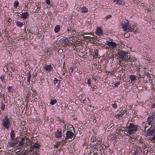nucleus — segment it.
Segmentation results:
<instances>
[{"label": "nucleus", "mask_w": 155, "mask_h": 155, "mask_svg": "<svg viewBox=\"0 0 155 155\" xmlns=\"http://www.w3.org/2000/svg\"><path fill=\"white\" fill-rule=\"evenodd\" d=\"M121 45H120L119 43H117V62L118 63H120L121 61L125 59V56H126V53L123 50H120V48H121L122 47H120Z\"/></svg>", "instance_id": "f257e3e1"}, {"label": "nucleus", "mask_w": 155, "mask_h": 155, "mask_svg": "<svg viewBox=\"0 0 155 155\" xmlns=\"http://www.w3.org/2000/svg\"><path fill=\"white\" fill-rule=\"evenodd\" d=\"M11 123L10 119L7 115H5L2 120L1 125L2 128L9 130L11 127Z\"/></svg>", "instance_id": "f03ea898"}, {"label": "nucleus", "mask_w": 155, "mask_h": 155, "mask_svg": "<svg viewBox=\"0 0 155 155\" xmlns=\"http://www.w3.org/2000/svg\"><path fill=\"white\" fill-rule=\"evenodd\" d=\"M138 125H134L133 124H130L129 126L124 130V133L126 135H131L135 132L138 129Z\"/></svg>", "instance_id": "7ed1b4c3"}, {"label": "nucleus", "mask_w": 155, "mask_h": 155, "mask_svg": "<svg viewBox=\"0 0 155 155\" xmlns=\"http://www.w3.org/2000/svg\"><path fill=\"white\" fill-rule=\"evenodd\" d=\"M66 124H65V125L63 126L64 128L63 129L64 130L63 132L64 133L63 136L65 139H68L69 141H70L73 140L74 139L75 136H74L73 132L69 131V130L66 131L65 133H64L66 128Z\"/></svg>", "instance_id": "20e7f679"}, {"label": "nucleus", "mask_w": 155, "mask_h": 155, "mask_svg": "<svg viewBox=\"0 0 155 155\" xmlns=\"http://www.w3.org/2000/svg\"><path fill=\"white\" fill-rule=\"evenodd\" d=\"M106 44L107 45L109 46L111 51L113 53H114V54H113V59L114 61V58H116V54H115L116 52V51L115 49L116 46V44L112 41H107L106 43Z\"/></svg>", "instance_id": "39448f33"}, {"label": "nucleus", "mask_w": 155, "mask_h": 155, "mask_svg": "<svg viewBox=\"0 0 155 155\" xmlns=\"http://www.w3.org/2000/svg\"><path fill=\"white\" fill-rule=\"evenodd\" d=\"M30 149L32 152H35L36 151L38 150L39 148L40 145L38 143H34L33 141L31 142Z\"/></svg>", "instance_id": "423d86ee"}, {"label": "nucleus", "mask_w": 155, "mask_h": 155, "mask_svg": "<svg viewBox=\"0 0 155 155\" xmlns=\"http://www.w3.org/2000/svg\"><path fill=\"white\" fill-rule=\"evenodd\" d=\"M120 25H121L124 31L127 32H130L134 31L135 28H133L131 27L130 25L127 23L124 24H121Z\"/></svg>", "instance_id": "0eeeda50"}, {"label": "nucleus", "mask_w": 155, "mask_h": 155, "mask_svg": "<svg viewBox=\"0 0 155 155\" xmlns=\"http://www.w3.org/2000/svg\"><path fill=\"white\" fill-rule=\"evenodd\" d=\"M147 124L151 125V127H153L155 126V117L153 116L149 117L147 120Z\"/></svg>", "instance_id": "6e6552de"}, {"label": "nucleus", "mask_w": 155, "mask_h": 155, "mask_svg": "<svg viewBox=\"0 0 155 155\" xmlns=\"http://www.w3.org/2000/svg\"><path fill=\"white\" fill-rule=\"evenodd\" d=\"M20 15H21V18L23 19H26L29 16V14L26 10H22Z\"/></svg>", "instance_id": "1a4fd4ad"}, {"label": "nucleus", "mask_w": 155, "mask_h": 155, "mask_svg": "<svg viewBox=\"0 0 155 155\" xmlns=\"http://www.w3.org/2000/svg\"><path fill=\"white\" fill-rule=\"evenodd\" d=\"M103 31L102 29L99 27L97 28L96 30L95 31V34L96 35L101 36L103 35Z\"/></svg>", "instance_id": "9d476101"}, {"label": "nucleus", "mask_w": 155, "mask_h": 155, "mask_svg": "<svg viewBox=\"0 0 155 155\" xmlns=\"http://www.w3.org/2000/svg\"><path fill=\"white\" fill-rule=\"evenodd\" d=\"M43 69L46 71L50 72L53 70V67L51 65H44L43 66Z\"/></svg>", "instance_id": "9b49d317"}, {"label": "nucleus", "mask_w": 155, "mask_h": 155, "mask_svg": "<svg viewBox=\"0 0 155 155\" xmlns=\"http://www.w3.org/2000/svg\"><path fill=\"white\" fill-rule=\"evenodd\" d=\"M147 135L149 136H153L155 134V129H148L147 130Z\"/></svg>", "instance_id": "f8f14e48"}, {"label": "nucleus", "mask_w": 155, "mask_h": 155, "mask_svg": "<svg viewBox=\"0 0 155 155\" xmlns=\"http://www.w3.org/2000/svg\"><path fill=\"white\" fill-rule=\"evenodd\" d=\"M55 136L58 138H61L62 136V133L60 129H58L57 131L55 133Z\"/></svg>", "instance_id": "ddd939ff"}, {"label": "nucleus", "mask_w": 155, "mask_h": 155, "mask_svg": "<svg viewBox=\"0 0 155 155\" xmlns=\"http://www.w3.org/2000/svg\"><path fill=\"white\" fill-rule=\"evenodd\" d=\"M120 110L119 111H120V110H121V112L120 113H118L117 115V117H118V119H119V120H120V119L122 120V117L124 114V112L123 111H122V109L121 108L120 109Z\"/></svg>", "instance_id": "4468645a"}, {"label": "nucleus", "mask_w": 155, "mask_h": 155, "mask_svg": "<svg viewBox=\"0 0 155 155\" xmlns=\"http://www.w3.org/2000/svg\"><path fill=\"white\" fill-rule=\"evenodd\" d=\"M81 12L84 14L85 13H87L89 11V10L88 8H86V7L83 6L81 8H80Z\"/></svg>", "instance_id": "2eb2a0df"}, {"label": "nucleus", "mask_w": 155, "mask_h": 155, "mask_svg": "<svg viewBox=\"0 0 155 155\" xmlns=\"http://www.w3.org/2000/svg\"><path fill=\"white\" fill-rule=\"evenodd\" d=\"M8 92L9 93H12L14 91V89L12 86H8L7 87Z\"/></svg>", "instance_id": "dca6fc26"}, {"label": "nucleus", "mask_w": 155, "mask_h": 155, "mask_svg": "<svg viewBox=\"0 0 155 155\" xmlns=\"http://www.w3.org/2000/svg\"><path fill=\"white\" fill-rule=\"evenodd\" d=\"M10 136L11 139L12 140H13L14 139L15 137V132L13 130H11V132L10 133Z\"/></svg>", "instance_id": "f3484780"}, {"label": "nucleus", "mask_w": 155, "mask_h": 155, "mask_svg": "<svg viewBox=\"0 0 155 155\" xmlns=\"http://www.w3.org/2000/svg\"><path fill=\"white\" fill-rule=\"evenodd\" d=\"M25 24V22H21L20 21H18L16 22V25L18 27H21Z\"/></svg>", "instance_id": "a211bd4d"}, {"label": "nucleus", "mask_w": 155, "mask_h": 155, "mask_svg": "<svg viewBox=\"0 0 155 155\" xmlns=\"http://www.w3.org/2000/svg\"><path fill=\"white\" fill-rule=\"evenodd\" d=\"M91 35V34L89 33H81V32H78V33H77V35H76V36H79V37H82V36H83V37L84 38V36L85 35Z\"/></svg>", "instance_id": "6ab92c4d"}, {"label": "nucleus", "mask_w": 155, "mask_h": 155, "mask_svg": "<svg viewBox=\"0 0 155 155\" xmlns=\"http://www.w3.org/2000/svg\"><path fill=\"white\" fill-rule=\"evenodd\" d=\"M60 30V26L58 25H56L54 28V31L55 32V33H58V32Z\"/></svg>", "instance_id": "aec40b11"}, {"label": "nucleus", "mask_w": 155, "mask_h": 155, "mask_svg": "<svg viewBox=\"0 0 155 155\" xmlns=\"http://www.w3.org/2000/svg\"><path fill=\"white\" fill-rule=\"evenodd\" d=\"M0 78L1 80L3 85L5 86L6 83V80L4 76L3 75H2L0 77Z\"/></svg>", "instance_id": "412c9836"}, {"label": "nucleus", "mask_w": 155, "mask_h": 155, "mask_svg": "<svg viewBox=\"0 0 155 155\" xmlns=\"http://www.w3.org/2000/svg\"><path fill=\"white\" fill-rule=\"evenodd\" d=\"M126 56H125V59L124 61H126V59L127 60H130V55L129 53H128L127 52H126Z\"/></svg>", "instance_id": "4be33fe9"}, {"label": "nucleus", "mask_w": 155, "mask_h": 155, "mask_svg": "<svg viewBox=\"0 0 155 155\" xmlns=\"http://www.w3.org/2000/svg\"><path fill=\"white\" fill-rule=\"evenodd\" d=\"M61 41L63 42V43L68 44L69 41L68 39L66 37H64L61 39Z\"/></svg>", "instance_id": "5701e85b"}, {"label": "nucleus", "mask_w": 155, "mask_h": 155, "mask_svg": "<svg viewBox=\"0 0 155 155\" xmlns=\"http://www.w3.org/2000/svg\"><path fill=\"white\" fill-rule=\"evenodd\" d=\"M122 72V71H119L117 73L118 74V76L117 77H118V78H119V80H120L121 79V77L123 76V73L121 72Z\"/></svg>", "instance_id": "b1692460"}, {"label": "nucleus", "mask_w": 155, "mask_h": 155, "mask_svg": "<svg viewBox=\"0 0 155 155\" xmlns=\"http://www.w3.org/2000/svg\"><path fill=\"white\" fill-rule=\"evenodd\" d=\"M67 130H69V131H74V128L73 127L72 125H70L68 126H67Z\"/></svg>", "instance_id": "393cba45"}, {"label": "nucleus", "mask_w": 155, "mask_h": 155, "mask_svg": "<svg viewBox=\"0 0 155 155\" xmlns=\"http://www.w3.org/2000/svg\"><path fill=\"white\" fill-rule=\"evenodd\" d=\"M14 6L15 8H17L18 7L19 8V3L17 1H15L14 3Z\"/></svg>", "instance_id": "a878e982"}, {"label": "nucleus", "mask_w": 155, "mask_h": 155, "mask_svg": "<svg viewBox=\"0 0 155 155\" xmlns=\"http://www.w3.org/2000/svg\"><path fill=\"white\" fill-rule=\"evenodd\" d=\"M24 144L25 142L24 141V140L23 139H22L19 143L18 144V146L23 147V145H24Z\"/></svg>", "instance_id": "bb28decb"}, {"label": "nucleus", "mask_w": 155, "mask_h": 155, "mask_svg": "<svg viewBox=\"0 0 155 155\" xmlns=\"http://www.w3.org/2000/svg\"><path fill=\"white\" fill-rule=\"evenodd\" d=\"M117 4L124 5V2L123 0H117Z\"/></svg>", "instance_id": "cd10ccee"}, {"label": "nucleus", "mask_w": 155, "mask_h": 155, "mask_svg": "<svg viewBox=\"0 0 155 155\" xmlns=\"http://www.w3.org/2000/svg\"><path fill=\"white\" fill-rule=\"evenodd\" d=\"M31 78V74L30 72H28V74H27V81L28 82H30V79Z\"/></svg>", "instance_id": "c85d7f7f"}, {"label": "nucleus", "mask_w": 155, "mask_h": 155, "mask_svg": "<svg viewBox=\"0 0 155 155\" xmlns=\"http://www.w3.org/2000/svg\"><path fill=\"white\" fill-rule=\"evenodd\" d=\"M136 77L133 75H131L130 76V78L132 81H134L136 79Z\"/></svg>", "instance_id": "c756f323"}, {"label": "nucleus", "mask_w": 155, "mask_h": 155, "mask_svg": "<svg viewBox=\"0 0 155 155\" xmlns=\"http://www.w3.org/2000/svg\"><path fill=\"white\" fill-rule=\"evenodd\" d=\"M57 102V101L55 99H52L51 101L50 104L51 105H54Z\"/></svg>", "instance_id": "7c9ffc66"}, {"label": "nucleus", "mask_w": 155, "mask_h": 155, "mask_svg": "<svg viewBox=\"0 0 155 155\" xmlns=\"http://www.w3.org/2000/svg\"><path fill=\"white\" fill-rule=\"evenodd\" d=\"M150 75V74L149 73L147 72L146 71H143V76H146L147 77H149V76ZM142 76H143V75Z\"/></svg>", "instance_id": "2f4dec72"}, {"label": "nucleus", "mask_w": 155, "mask_h": 155, "mask_svg": "<svg viewBox=\"0 0 155 155\" xmlns=\"http://www.w3.org/2000/svg\"><path fill=\"white\" fill-rule=\"evenodd\" d=\"M94 148L93 150H92L91 152L92 153H98V150L96 148V146L94 145Z\"/></svg>", "instance_id": "473e14b6"}, {"label": "nucleus", "mask_w": 155, "mask_h": 155, "mask_svg": "<svg viewBox=\"0 0 155 155\" xmlns=\"http://www.w3.org/2000/svg\"><path fill=\"white\" fill-rule=\"evenodd\" d=\"M60 82V81L57 79L56 78H54V84H56L57 83L59 84Z\"/></svg>", "instance_id": "72a5a7b5"}, {"label": "nucleus", "mask_w": 155, "mask_h": 155, "mask_svg": "<svg viewBox=\"0 0 155 155\" xmlns=\"http://www.w3.org/2000/svg\"><path fill=\"white\" fill-rule=\"evenodd\" d=\"M84 39H88L89 40H91V39H94V37H91L90 36H84Z\"/></svg>", "instance_id": "f704fd0d"}, {"label": "nucleus", "mask_w": 155, "mask_h": 155, "mask_svg": "<svg viewBox=\"0 0 155 155\" xmlns=\"http://www.w3.org/2000/svg\"><path fill=\"white\" fill-rule=\"evenodd\" d=\"M78 33V32L76 31L75 30H72L71 31V34L73 33V34L75 36H76L77 35V33Z\"/></svg>", "instance_id": "c9c22d12"}, {"label": "nucleus", "mask_w": 155, "mask_h": 155, "mask_svg": "<svg viewBox=\"0 0 155 155\" xmlns=\"http://www.w3.org/2000/svg\"><path fill=\"white\" fill-rule=\"evenodd\" d=\"M111 17L112 15H108L105 17L104 18V19H105V20H106L108 18H110Z\"/></svg>", "instance_id": "e433bc0d"}, {"label": "nucleus", "mask_w": 155, "mask_h": 155, "mask_svg": "<svg viewBox=\"0 0 155 155\" xmlns=\"http://www.w3.org/2000/svg\"><path fill=\"white\" fill-rule=\"evenodd\" d=\"M3 70L5 72L7 71L8 70V67L5 65L3 68Z\"/></svg>", "instance_id": "4c0bfd02"}, {"label": "nucleus", "mask_w": 155, "mask_h": 155, "mask_svg": "<svg viewBox=\"0 0 155 155\" xmlns=\"http://www.w3.org/2000/svg\"><path fill=\"white\" fill-rule=\"evenodd\" d=\"M87 83L88 84V86L89 87H91V80L89 79H87Z\"/></svg>", "instance_id": "58836bf2"}, {"label": "nucleus", "mask_w": 155, "mask_h": 155, "mask_svg": "<svg viewBox=\"0 0 155 155\" xmlns=\"http://www.w3.org/2000/svg\"><path fill=\"white\" fill-rule=\"evenodd\" d=\"M18 143V142L17 141H14L12 143V145L13 147H15V146L16 145V144H17Z\"/></svg>", "instance_id": "ea45409f"}, {"label": "nucleus", "mask_w": 155, "mask_h": 155, "mask_svg": "<svg viewBox=\"0 0 155 155\" xmlns=\"http://www.w3.org/2000/svg\"><path fill=\"white\" fill-rule=\"evenodd\" d=\"M97 88V86L95 85L93 87H91L90 90L92 91H94V89H96Z\"/></svg>", "instance_id": "a19ab883"}, {"label": "nucleus", "mask_w": 155, "mask_h": 155, "mask_svg": "<svg viewBox=\"0 0 155 155\" xmlns=\"http://www.w3.org/2000/svg\"><path fill=\"white\" fill-rule=\"evenodd\" d=\"M45 2L48 5H50V0H45Z\"/></svg>", "instance_id": "79ce46f5"}, {"label": "nucleus", "mask_w": 155, "mask_h": 155, "mask_svg": "<svg viewBox=\"0 0 155 155\" xmlns=\"http://www.w3.org/2000/svg\"><path fill=\"white\" fill-rule=\"evenodd\" d=\"M96 140V138L95 137L92 136L91 138V141L92 142Z\"/></svg>", "instance_id": "37998d69"}, {"label": "nucleus", "mask_w": 155, "mask_h": 155, "mask_svg": "<svg viewBox=\"0 0 155 155\" xmlns=\"http://www.w3.org/2000/svg\"><path fill=\"white\" fill-rule=\"evenodd\" d=\"M124 36L125 37L127 38L130 36V35L129 34L126 33L124 34Z\"/></svg>", "instance_id": "c03bdc74"}, {"label": "nucleus", "mask_w": 155, "mask_h": 155, "mask_svg": "<svg viewBox=\"0 0 155 155\" xmlns=\"http://www.w3.org/2000/svg\"><path fill=\"white\" fill-rule=\"evenodd\" d=\"M112 105L113 107L115 108L116 107V104H115V103L114 104H113V103L112 104Z\"/></svg>", "instance_id": "a18cd8bd"}, {"label": "nucleus", "mask_w": 155, "mask_h": 155, "mask_svg": "<svg viewBox=\"0 0 155 155\" xmlns=\"http://www.w3.org/2000/svg\"><path fill=\"white\" fill-rule=\"evenodd\" d=\"M98 153H92L91 151L90 154H92V155H97Z\"/></svg>", "instance_id": "49530a36"}, {"label": "nucleus", "mask_w": 155, "mask_h": 155, "mask_svg": "<svg viewBox=\"0 0 155 155\" xmlns=\"http://www.w3.org/2000/svg\"><path fill=\"white\" fill-rule=\"evenodd\" d=\"M101 39V37H99L98 38H96L95 39L97 41H99V40Z\"/></svg>", "instance_id": "de8ad7c7"}, {"label": "nucleus", "mask_w": 155, "mask_h": 155, "mask_svg": "<svg viewBox=\"0 0 155 155\" xmlns=\"http://www.w3.org/2000/svg\"><path fill=\"white\" fill-rule=\"evenodd\" d=\"M99 41H98L97 42V41H95V44H96L97 45H100V44H101V43H100Z\"/></svg>", "instance_id": "09e8293b"}, {"label": "nucleus", "mask_w": 155, "mask_h": 155, "mask_svg": "<svg viewBox=\"0 0 155 155\" xmlns=\"http://www.w3.org/2000/svg\"><path fill=\"white\" fill-rule=\"evenodd\" d=\"M5 107L4 105L2 106L1 107V109L2 110H4V109Z\"/></svg>", "instance_id": "8fccbe9b"}, {"label": "nucleus", "mask_w": 155, "mask_h": 155, "mask_svg": "<svg viewBox=\"0 0 155 155\" xmlns=\"http://www.w3.org/2000/svg\"><path fill=\"white\" fill-rule=\"evenodd\" d=\"M4 86L3 85L2 83V84L0 83V88H3Z\"/></svg>", "instance_id": "3c124183"}, {"label": "nucleus", "mask_w": 155, "mask_h": 155, "mask_svg": "<svg viewBox=\"0 0 155 155\" xmlns=\"http://www.w3.org/2000/svg\"><path fill=\"white\" fill-rule=\"evenodd\" d=\"M70 70H71V72L72 73V72L73 71V68L72 67H71L70 68Z\"/></svg>", "instance_id": "603ef678"}, {"label": "nucleus", "mask_w": 155, "mask_h": 155, "mask_svg": "<svg viewBox=\"0 0 155 155\" xmlns=\"http://www.w3.org/2000/svg\"><path fill=\"white\" fill-rule=\"evenodd\" d=\"M152 108H155V103L153 104L152 105Z\"/></svg>", "instance_id": "864d4df0"}, {"label": "nucleus", "mask_w": 155, "mask_h": 155, "mask_svg": "<svg viewBox=\"0 0 155 155\" xmlns=\"http://www.w3.org/2000/svg\"><path fill=\"white\" fill-rule=\"evenodd\" d=\"M71 30V28H70L69 29V28H68V29L67 30V31H68V32H69Z\"/></svg>", "instance_id": "5fc2aeb1"}, {"label": "nucleus", "mask_w": 155, "mask_h": 155, "mask_svg": "<svg viewBox=\"0 0 155 155\" xmlns=\"http://www.w3.org/2000/svg\"><path fill=\"white\" fill-rule=\"evenodd\" d=\"M120 81H119L117 82V86L120 84Z\"/></svg>", "instance_id": "6e6d98bb"}, {"label": "nucleus", "mask_w": 155, "mask_h": 155, "mask_svg": "<svg viewBox=\"0 0 155 155\" xmlns=\"http://www.w3.org/2000/svg\"><path fill=\"white\" fill-rule=\"evenodd\" d=\"M67 139H65L64 140V142L65 143H66L67 142Z\"/></svg>", "instance_id": "4d7b16f0"}, {"label": "nucleus", "mask_w": 155, "mask_h": 155, "mask_svg": "<svg viewBox=\"0 0 155 155\" xmlns=\"http://www.w3.org/2000/svg\"><path fill=\"white\" fill-rule=\"evenodd\" d=\"M117 126H118V127H122V126L121 125H120H120H119V124H117Z\"/></svg>", "instance_id": "13d9d810"}, {"label": "nucleus", "mask_w": 155, "mask_h": 155, "mask_svg": "<svg viewBox=\"0 0 155 155\" xmlns=\"http://www.w3.org/2000/svg\"><path fill=\"white\" fill-rule=\"evenodd\" d=\"M111 1H112V2H115L116 0H110Z\"/></svg>", "instance_id": "bf43d9fd"}, {"label": "nucleus", "mask_w": 155, "mask_h": 155, "mask_svg": "<svg viewBox=\"0 0 155 155\" xmlns=\"http://www.w3.org/2000/svg\"><path fill=\"white\" fill-rule=\"evenodd\" d=\"M35 101H37V98H35V99H34Z\"/></svg>", "instance_id": "052dcab7"}, {"label": "nucleus", "mask_w": 155, "mask_h": 155, "mask_svg": "<svg viewBox=\"0 0 155 155\" xmlns=\"http://www.w3.org/2000/svg\"><path fill=\"white\" fill-rule=\"evenodd\" d=\"M149 77L150 78V79L151 78V76H150V75L149 76V77Z\"/></svg>", "instance_id": "680f3d73"}, {"label": "nucleus", "mask_w": 155, "mask_h": 155, "mask_svg": "<svg viewBox=\"0 0 155 155\" xmlns=\"http://www.w3.org/2000/svg\"><path fill=\"white\" fill-rule=\"evenodd\" d=\"M37 75V74H35V75H34V77H35Z\"/></svg>", "instance_id": "e2e57ef3"}, {"label": "nucleus", "mask_w": 155, "mask_h": 155, "mask_svg": "<svg viewBox=\"0 0 155 155\" xmlns=\"http://www.w3.org/2000/svg\"><path fill=\"white\" fill-rule=\"evenodd\" d=\"M114 86H116V83H115V84H114Z\"/></svg>", "instance_id": "0e129e2a"}, {"label": "nucleus", "mask_w": 155, "mask_h": 155, "mask_svg": "<svg viewBox=\"0 0 155 155\" xmlns=\"http://www.w3.org/2000/svg\"><path fill=\"white\" fill-rule=\"evenodd\" d=\"M2 37V35H1V34H0V37Z\"/></svg>", "instance_id": "69168bd1"}, {"label": "nucleus", "mask_w": 155, "mask_h": 155, "mask_svg": "<svg viewBox=\"0 0 155 155\" xmlns=\"http://www.w3.org/2000/svg\"><path fill=\"white\" fill-rule=\"evenodd\" d=\"M120 130L119 129H118V128H117V130Z\"/></svg>", "instance_id": "338daca9"}, {"label": "nucleus", "mask_w": 155, "mask_h": 155, "mask_svg": "<svg viewBox=\"0 0 155 155\" xmlns=\"http://www.w3.org/2000/svg\"><path fill=\"white\" fill-rule=\"evenodd\" d=\"M5 97H4V100H5Z\"/></svg>", "instance_id": "774afa93"}]
</instances>
